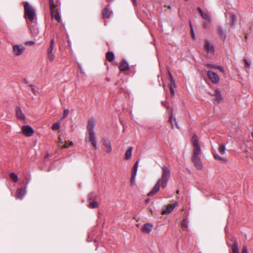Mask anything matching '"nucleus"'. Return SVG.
Instances as JSON below:
<instances>
[{"label": "nucleus", "instance_id": "1", "mask_svg": "<svg viewBox=\"0 0 253 253\" xmlns=\"http://www.w3.org/2000/svg\"><path fill=\"white\" fill-rule=\"evenodd\" d=\"M162 177L157 181L151 191L147 194L148 196H151L157 193L160 190V185L163 188H165L167 185L168 180L170 175V170L166 166H162Z\"/></svg>", "mask_w": 253, "mask_h": 253}, {"label": "nucleus", "instance_id": "2", "mask_svg": "<svg viewBox=\"0 0 253 253\" xmlns=\"http://www.w3.org/2000/svg\"><path fill=\"white\" fill-rule=\"evenodd\" d=\"M95 120L90 119L88 122L87 126V130L88 131V137L85 138L86 142H90L92 145V149L93 150L97 149V142L96 141L95 134L94 131L95 126Z\"/></svg>", "mask_w": 253, "mask_h": 253}, {"label": "nucleus", "instance_id": "3", "mask_svg": "<svg viewBox=\"0 0 253 253\" xmlns=\"http://www.w3.org/2000/svg\"><path fill=\"white\" fill-rule=\"evenodd\" d=\"M24 17L27 20L31 23H35L37 21L36 12L34 7L28 2L24 4Z\"/></svg>", "mask_w": 253, "mask_h": 253}, {"label": "nucleus", "instance_id": "4", "mask_svg": "<svg viewBox=\"0 0 253 253\" xmlns=\"http://www.w3.org/2000/svg\"><path fill=\"white\" fill-rule=\"evenodd\" d=\"M192 141L194 148L193 156H199L201 154V148L199 144L198 137L196 134L193 135Z\"/></svg>", "mask_w": 253, "mask_h": 253}, {"label": "nucleus", "instance_id": "5", "mask_svg": "<svg viewBox=\"0 0 253 253\" xmlns=\"http://www.w3.org/2000/svg\"><path fill=\"white\" fill-rule=\"evenodd\" d=\"M208 77L211 80L212 83L216 84L219 81V77L218 75L214 72L211 70H208L207 71Z\"/></svg>", "mask_w": 253, "mask_h": 253}, {"label": "nucleus", "instance_id": "6", "mask_svg": "<svg viewBox=\"0 0 253 253\" xmlns=\"http://www.w3.org/2000/svg\"><path fill=\"white\" fill-rule=\"evenodd\" d=\"M28 26L31 32V33L34 35H37L39 33V30L37 27V22L35 21V23L27 22Z\"/></svg>", "mask_w": 253, "mask_h": 253}, {"label": "nucleus", "instance_id": "7", "mask_svg": "<svg viewBox=\"0 0 253 253\" xmlns=\"http://www.w3.org/2000/svg\"><path fill=\"white\" fill-rule=\"evenodd\" d=\"M22 130L23 133L28 137L31 136L34 133V130L32 127L28 125L23 126L22 127Z\"/></svg>", "mask_w": 253, "mask_h": 253}, {"label": "nucleus", "instance_id": "8", "mask_svg": "<svg viewBox=\"0 0 253 253\" xmlns=\"http://www.w3.org/2000/svg\"><path fill=\"white\" fill-rule=\"evenodd\" d=\"M192 161L197 169H202L203 165L199 156H193Z\"/></svg>", "mask_w": 253, "mask_h": 253}, {"label": "nucleus", "instance_id": "9", "mask_svg": "<svg viewBox=\"0 0 253 253\" xmlns=\"http://www.w3.org/2000/svg\"><path fill=\"white\" fill-rule=\"evenodd\" d=\"M24 49L25 48L22 45L16 44L13 46L14 54L16 56H19L22 54Z\"/></svg>", "mask_w": 253, "mask_h": 253}, {"label": "nucleus", "instance_id": "10", "mask_svg": "<svg viewBox=\"0 0 253 253\" xmlns=\"http://www.w3.org/2000/svg\"><path fill=\"white\" fill-rule=\"evenodd\" d=\"M103 145L105 147V151L109 153L112 151L111 142L109 139L103 138L102 139Z\"/></svg>", "mask_w": 253, "mask_h": 253}, {"label": "nucleus", "instance_id": "11", "mask_svg": "<svg viewBox=\"0 0 253 253\" xmlns=\"http://www.w3.org/2000/svg\"><path fill=\"white\" fill-rule=\"evenodd\" d=\"M119 69L121 71L124 72L129 71L130 67L127 62L125 60L123 59L120 63Z\"/></svg>", "mask_w": 253, "mask_h": 253}, {"label": "nucleus", "instance_id": "12", "mask_svg": "<svg viewBox=\"0 0 253 253\" xmlns=\"http://www.w3.org/2000/svg\"><path fill=\"white\" fill-rule=\"evenodd\" d=\"M26 193V190L25 189L22 188H19L17 189L16 193L15 194V196L16 198L22 200L24 196H25Z\"/></svg>", "mask_w": 253, "mask_h": 253}, {"label": "nucleus", "instance_id": "13", "mask_svg": "<svg viewBox=\"0 0 253 253\" xmlns=\"http://www.w3.org/2000/svg\"><path fill=\"white\" fill-rule=\"evenodd\" d=\"M177 202H175L174 204H170L169 205L167 209H163L162 210V213L163 214H167L171 212L173 209L175 208L176 205H177Z\"/></svg>", "mask_w": 253, "mask_h": 253}, {"label": "nucleus", "instance_id": "14", "mask_svg": "<svg viewBox=\"0 0 253 253\" xmlns=\"http://www.w3.org/2000/svg\"><path fill=\"white\" fill-rule=\"evenodd\" d=\"M15 111H16V116L18 119H20L23 121L25 120V115L23 113L20 107H17L16 108Z\"/></svg>", "mask_w": 253, "mask_h": 253}, {"label": "nucleus", "instance_id": "15", "mask_svg": "<svg viewBox=\"0 0 253 253\" xmlns=\"http://www.w3.org/2000/svg\"><path fill=\"white\" fill-rule=\"evenodd\" d=\"M153 228V225L149 223H145L142 228V231L144 233H150Z\"/></svg>", "mask_w": 253, "mask_h": 253}, {"label": "nucleus", "instance_id": "16", "mask_svg": "<svg viewBox=\"0 0 253 253\" xmlns=\"http://www.w3.org/2000/svg\"><path fill=\"white\" fill-rule=\"evenodd\" d=\"M205 49L206 50L207 54H209L210 52H213L214 47L212 45H210V43L208 41H205Z\"/></svg>", "mask_w": 253, "mask_h": 253}, {"label": "nucleus", "instance_id": "17", "mask_svg": "<svg viewBox=\"0 0 253 253\" xmlns=\"http://www.w3.org/2000/svg\"><path fill=\"white\" fill-rule=\"evenodd\" d=\"M212 95L215 97V99L218 102H220L222 99L221 92L219 89H216Z\"/></svg>", "mask_w": 253, "mask_h": 253}, {"label": "nucleus", "instance_id": "18", "mask_svg": "<svg viewBox=\"0 0 253 253\" xmlns=\"http://www.w3.org/2000/svg\"><path fill=\"white\" fill-rule=\"evenodd\" d=\"M201 15L203 19L207 20L209 23L211 22V16L208 12H204Z\"/></svg>", "mask_w": 253, "mask_h": 253}, {"label": "nucleus", "instance_id": "19", "mask_svg": "<svg viewBox=\"0 0 253 253\" xmlns=\"http://www.w3.org/2000/svg\"><path fill=\"white\" fill-rule=\"evenodd\" d=\"M169 121V122L170 123L171 126L172 128H174V124H173V123H174L176 127L177 128H179V126H178V124L177 123V122L176 121V119H175V117L173 116L172 114L170 116Z\"/></svg>", "mask_w": 253, "mask_h": 253}, {"label": "nucleus", "instance_id": "20", "mask_svg": "<svg viewBox=\"0 0 253 253\" xmlns=\"http://www.w3.org/2000/svg\"><path fill=\"white\" fill-rule=\"evenodd\" d=\"M218 33L221 38L223 39V40L225 39L226 37L225 30L223 29L220 26L218 27Z\"/></svg>", "mask_w": 253, "mask_h": 253}, {"label": "nucleus", "instance_id": "21", "mask_svg": "<svg viewBox=\"0 0 253 253\" xmlns=\"http://www.w3.org/2000/svg\"><path fill=\"white\" fill-rule=\"evenodd\" d=\"M111 12L108 8H105L102 10V14L104 18H108L111 15Z\"/></svg>", "mask_w": 253, "mask_h": 253}, {"label": "nucleus", "instance_id": "22", "mask_svg": "<svg viewBox=\"0 0 253 253\" xmlns=\"http://www.w3.org/2000/svg\"><path fill=\"white\" fill-rule=\"evenodd\" d=\"M106 58L109 62L113 61L114 59V54L113 52L112 51L107 52L106 54Z\"/></svg>", "mask_w": 253, "mask_h": 253}, {"label": "nucleus", "instance_id": "23", "mask_svg": "<svg viewBox=\"0 0 253 253\" xmlns=\"http://www.w3.org/2000/svg\"><path fill=\"white\" fill-rule=\"evenodd\" d=\"M169 78H170L169 83V88L171 87H175V82L174 81L173 76L170 72H169Z\"/></svg>", "mask_w": 253, "mask_h": 253}, {"label": "nucleus", "instance_id": "24", "mask_svg": "<svg viewBox=\"0 0 253 253\" xmlns=\"http://www.w3.org/2000/svg\"><path fill=\"white\" fill-rule=\"evenodd\" d=\"M138 164H139V161H136L135 162V163L134 164V165L132 168V173H131L132 175L136 176L137 171V168L138 167Z\"/></svg>", "mask_w": 253, "mask_h": 253}, {"label": "nucleus", "instance_id": "25", "mask_svg": "<svg viewBox=\"0 0 253 253\" xmlns=\"http://www.w3.org/2000/svg\"><path fill=\"white\" fill-rule=\"evenodd\" d=\"M132 149L133 148L132 147H130L126 150L125 154V157L126 160H128L130 158L132 154Z\"/></svg>", "mask_w": 253, "mask_h": 253}, {"label": "nucleus", "instance_id": "26", "mask_svg": "<svg viewBox=\"0 0 253 253\" xmlns=\"http://www.w3.org/2000/svg\"><path fill=\"white\" fill-rule=\"evenodd\" d=\"M231 247H232L233 253H239V250L238 248V244L236 242H235L232 245Z\"/></svg>", "mask_w": 253, "mask_h": 253}, {"label": "nucleus", "instance_id": "27", "mask_svg": "<svg viewBox=\"0 0 253 253\" xmlns=\"http://www.w3.org/2000/svg\"><path fill=\"white\" fill-rule=\"evenodd\" d=\"M214 158L216 160L220 161H222V162H223L224 163L227 162V160H226L225 158H223L222 157L220 156L217 154H214Z\"/></svg>", "mask_w": 253, "mask_h": 253}, {"label": "nucleus", "instance_id": "28", "mask_svg": "<svg viewBox=\"0 0 253 253\" xmlns=\"http://www.w3.org/2000/svg\"><path fill=\"white\" fill-rule=\"evenodd\" d=\"M98 206V203L96 201H93L89 203L88 207L91 209L96 208Z\"/></svg>", "mask_w": 253, "mask_h": 253}, {"label": "nucleus", "instance_id": "29", "mask_svg": "<svg viewBox=\"0 0 253 253\" xmlns=\"http://www.w3.org/2000/svg\"><path fill=\"white\" fill-rule=\"evenodd\" d=\"M10 178L14 182H17L18 180V177L17 174L14 173H11L9 174Z\"/></svg>", "mask_w": 253, "mask_h": 253}, {"label": "nucleus", "instance_id": "30", "mask_svg": "<svg viewBox=\"0 0 253 253\" xmlns=\"http://www.w3.org/2000/svg\"><path fill=\"white\" fill-rule=\"evenodd\" d=\"M54 48V40L52 39L50 42V44L49 48L47 49V52H53V50Z\"/></svg>", "mask_w": 253, "mask_h": 253}, {"label": "nucleus", "instance_id": "31", "mask_svg": "<svg viewBox=\"0 0 253 253\" xmlns=\"http://www.w3.org/2000/svg\"><path fill=\"white\" fill-rule=\"evenodd\" d=\"M60 127V123L57 122L53 125L52 126V129L53 130H57L59 129Z\"/></svg>", "mask_w": 253, "mask_h": 253}, {"label": "nucleus", "instance_id": "32", "mask_svg": "<svg viewBox=\"0 0 253 253\" xmlns=\"http://www.w3.org/2000/svg\"><path fill=\"white\" fill-rule=\"evenodd\" d=\"M54 16L55 19L58 21V22H60L61 21V17L60 16V14L58 11L57 10H56L55 11V14H53V16L52 17Z\"/></svg>", "mask_w": 253, "mask_h": 253}, {"label": "nucleus", "instance_id": "33", "mask_svg": "<svg viewBox=\"0 0 253 253\" xmlns=\"http://www.w3.org/2000/svg\"><path fill=\"white\" fill-rule=\"evenodd\" d=\"M47 57L50 62H52L54 59V54L53 52H47Z\"/></svg>", "mask_w": 253, "mask_h": 253}, {"label": "nucleus", "instance_id": "34", "mask_svg": "<svg viewBox=\"0 0 253 253\" xmlns=\"http://www.w3.org/2000/svg\"><path fill=\"white\" fill-rule=\"evenodd\" d=\"M237 20V16L235 14H232L230 16V21L232 25L236 22Z\"/></svg>", "mask_w": 253, "mask_h": 253}, {"label": "nucleus", "instance_id": "35", "mask_svg": "<svg viewBox=\"0 0 253 253\" xmlns=\"http://www.w3.org/2000/svg\"><path fill=\"white\" fill-rule=\"evenodd\" d=\"M226 147L224 145H220L219 147V152L222 155L225 154Z\"/></svg>", "mask_w": 253, "mask_h": 253}, {"label": "nucleus", "instance_id": "36", "mask_svg": "<svg viewBox=\"0 0 253 253\" xmlns=\"http://www.w3.org/2000/svg\"><path fill=\"white\" fill-rule=\"evenodd\" d=\"M49 6L51 16H53L54 13V9L56 7V5L54 3L53 4H50Z\"/></svg>", "mask_w": 253, "mask_h": 253}, {"label": "nucleus", "instance_id": "37", "mask_svg": "<svg viewBox=\"0 0 253 253\" xmlns=\"http://www.w3.org/2000/svg\"><path fill=\"white\" fill-rule=\"evenodd\" d=\"M188 220L187 219H184L182 222L181 223V227L182 228H187L188 227Z\"/></svg>", "mask_w": 253, "mask_h": 253}, {"label": "nucleus", "instance_id": "38", "mask_svg": "<svg viewBox=\"0 0 253 253\" xmlns=\"http://www.w3.org/2000/svg\"><path fill=\"white\" fill-rule=\"evenodd\" d=\"M190 26V32L192 36V38L194 39H195V35L194 33V30L193 29V27L191 24V22H189Z\"/></svg>", "mask_w": 253, "mask_h": 253}, {"label": "nucleus", "instance_id": "39", "mask_svg": "<svg viewBox=\"0 0 253 253\" xmlns=\"http://www.w3.org/2000/svg\"><path fill=\"white\" fill-rule=\"evenodd\" d=\"M69 111L68 109L64 110L63 116L62 117L61 119H63L65 118V117H66L68 116V115L69 114Z\"/></svg>", "mask_w": 253, "mask_h": 253}, {"label": "nucleus", "instance_id": "40", "mask_svg": "<svg viewBox=\"0 0 253 253\" xmlns=\"http://www.w3.org/2000/svg\"><path fill=\"white\" fill-rule=\"evenodd\" d=\"M206 66L207 67L209 68H211V69H216V66L212 64H207L206 65Z\"/></svg>", "mask_w": 253, "mask_h": 253}, {"label": "nucleus", "instance_id": "41", "mask_svg": "<svg viewBox=\"0 0 253 253\" xmlns=\"http://www.w3.org/2000/svg\"><path fill=\"white\" fill-rule=\"evenodd\" d=\"M242 253H249L248 248L246 246H244L243 247Z\"/></svg>", "mask_w": 253, "mask_h": 253}, {"label": "nucleus", "instance_id": "42", "mask_svg": "<svg viewBox=\"0 0 253 253\" xmlns=\"http://www.w3.org/2000/svg\"><path fill=\"white\" fill-rule=\"evenodd\" d=\"M135 176H136L131 175V179H130V183H131V185H134V184Z\"/></svg>", "mask_w": 253, "mask_h": 253}, {"label": "nucleus", "instance_id": "43", "mask_svg": "<svg viewBox=\"0 0 253 253\" xmlns=\"http://www.w3.org/2000/svg\"><path fill=\"white\" fill-rule=\"evenodd\" d=\"M169 89H170V92L172 96H173L174 95V90L173 87H171L169 88Z\"/></svg>", "mask_w": 253, "mask_h": 253}, {"label": "nucleus", "instance_id": "44", "mask_svg": "<svg viewBox=\"0 0 253 253\" xmlns=\"http://www.w3.org/2000/svg\"><path fill=\"white\" fill-rule=\"evenodd\" d=\"M203 27L206 29H208L209 28L208 24L207 23H206V22L204 23Z\"/></svg>", "mask_w": 253, "mask_h": 253}, {"label": "nucleus", "instance_id": "45", "mask_svg": "<svg viewBox=\"0 0 253 253\" xmlns=\"http://www.w3.org/2000/svg\"><path fill=\"white\" fill-rule=\"evenodd\" d=\"M244 62L247 67H249L250 66L249 62L248 61V60L247 59H244Z\"/></svg>", "mask_w": 253, "mask_h": 253}, {"label": "nucleus", "instance_id": "46", "mask_svg": "<svg viewBox=\"0 0 253 253\" xmlns=\"http://www.w3.org/2000/svg\"><path fill=\"white\" fill-rule=\"evenodd\" d=\"M216 69H218L222 72H224V69L222 67L216 66Z\"/></svg>", "mask_w": 253, "mask_h": 253}, {"label": "nucleus", "instance_id": "47", "mask_svg": "<svg viewBox=\"0 0 253 253\" xmlns=\"http://www.w3.org/2000/svg\"><path fill=\"white\" fill-rule=\"evenodd\" d=\"M197 10H198V11L199 12V13H200L201 15L202 14V13H203L204 12V11H203V10L201 9V8L199 7H198Z\"/></svg>", "mask_w": 253, "mask_h": 253}, {"label": "nucleus", "instance_id": "48", "mask_svg": "<svg viewBox=\"0 0 253 253\" xmlns=\"http://www.w3.org/2000/svg\"><path fill=\"white\" fill-rule=\"evenodd\" d=\"M30 86L32 88L33 92L34 93V94L36 95V91H35V89L34 88V86L33 85H30Z\"/></svg>", "mask_w": 253, "mask_h": 253}, {"label": "nucleus", "instance_id": "49", "mask_svg": "<svg viewBox=\"0 0 253 253\" xmlns=\"http://www.w3.org/2000/svg\"><path fill=\"white\" fill-rule=\"evenodd\" d=\"M54 3V0H49V4H53Z\"/></svg>", "mask_w": 253, "mask_h": 253}, {"label": "nucleus", "instance_id": "50", "mask_svg": "<svg viewBox=\"0 0 253 253\" xmlns=\"http://www.w3.org/2000/svg\"><path fill=\"white\" fill-rule=\"evenodd\" d=\"M68 147V146L65 144V145H64L63 146H62V148H67Z\"/></svg>", "mask_w": 253, "mask_h": 253}, {"label": "nucleus", "instance_id": "51", "mask_svg": "<svg viewBox=\"0 0 253 253\" xmlns=\"http://www.w3.org/2000/svg\"><path fill=\"white\" fill-rule=\"evenodd\" d=\"M167 7H168V8L169 9H171V6H170V5H169V6H168Z\"/></svg>", "mask_w": 253, "mask_h": 253}, {"label": "nucleus", "instance_id": "52", "mask_svg": "<svg viewBox=\"0 0 253 253\" xmlns=\"http://www.w3.org/2000/svg\"><path fill=\"white\" fill-rule=\"evenodd\" d=\"M73 145V143L72 142H70V145Z\"/></svg>", "mask_w": 253, "mask_h": 253}, {"label": "nucleus", "instance_id": "53", "mask_svg": "<svg viewBox=\"0 0 253 253\" xmlns=\"http://www.w3.org/2000/svg\"><path fill=\"white\" fill-rule=\"evenodd\" d=\"M79 67L80 68L81 71L82 72H83L82 68H81V66H80V65H79Z\"/></svg>", "mask_w": 253, "mask_h": 253}, {"label": "nucleus", "instance_id": "54", "mask_svg": "<svg viewBox=\"0 0 253 253\" xmlns=\"http://www.w3.org/2000/svg\"><path fill=\"white\" fill-rule=\"evenodd\" d=\"M148 201H149V200H148V199H147V200H146V203H147L148 202Z\"/></svg>", "mask_w": 253, "mask_h": 253}, {"label": "nucleus", "instance_id": "55", "mask_svg": "<svg viewBox=\"0 0 253 253\" xmlns=\"http://www.w3.org/2000/svg\"><path fill=\"white\" fill-rule=\"evenodd\" d=\"M179 190H177L176 192H177V194H178V193H179Z\"/></svg>", "mask_w": 253, "mask_h": 253}, {"label": "nucleus", "instance_id": "56", "mask_svg": "<svg viewBox=\"0 0 253 253\" xmlns=\"http://www.w3.org/2000/svg\"><path fill=\"white\" fill-rule=\"evenodd\" d=\"M133 3H134V4L135 5H136V2H133Z\"/></svg>", "mask_w": 253, "mask_h": 253}, {"label": "nucleus", "instance_id": "57", "mask_svg": "<svg viewBox=\"0 0 253 253\" xmlns=\"http://www.w3.org/2000/svg\"><path fill=\"white\" fill-rule=\"evenodd\" d=\"M133 2H136V0H132Z\"/></svg>", "mask_w": 253, "mask_h": 253}]
</instances>
